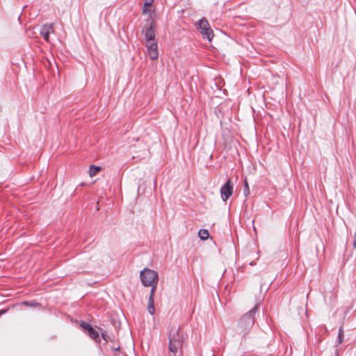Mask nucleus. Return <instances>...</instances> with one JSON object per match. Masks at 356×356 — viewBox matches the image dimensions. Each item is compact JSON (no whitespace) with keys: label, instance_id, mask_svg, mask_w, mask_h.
<instances>
[{"label":"nucleus","instance_id":"1","mask_svg":"<svg viewBox=\"0 0 356 356\" xmlns=\"http://www.w3.org/2000/svg\"><path fill=\"white\" fill-rule=\"evenodd\" d=\"M168 337V350L174 356H176V354L181 350L187 335L179 325H172L169 328Z\"/></svg>","mask_w":356,"mask_h":356},{"label":"nucleus","instance_id":"2","mask_svg":"<svg viewBox=\"0 0 356 356\" xmlns=\"http://www.w3.org/2000/svg\"><path fill=\"white\" fill-rule=\"evenodd\" d=\"M259 303L245 314L238 321L236 327V333L243 337H245L251 331L254 323V315L257 312Z\"/></svg>","mask_w":356,"mask_h":356},{"label":"nucleus","instance_id":"3","mask_svg":"<svg viewBox=\"0 0 356 356\" xmlns=\"http://www.w3.org/2000/svg\"><path fill=\"white\" fill-rule=\"evenodd\" d=\"M140 277L142 284L145 286L153 285L155 283H158L159 275L158 273L153 270L149 268H144L140 273Z\"/></svg>","mask_w":356,"mask_h":356},{"label":"nucleus","instance_id":"4","mask_svg":"<svg viewBox=\"0 0 356 356\" xmlns=\"http://www.w3.org/2000/svg\"><path fill=\"white\" fill-rule=\"evenodd\" d=\"M198 29L200 33L204 39L208 40L211 42L213 37V31L210 28V25L208 21L203 18L198 22Z\"/></svg>","mask_w":356,"mask_h":356},{"label":"nucleus","instance_id":"5","mask_svg":"<svg viewBox=\"0 0 356 356\" xmlns=\"http://www.w3.org/2000/svg\"><path fill=\"white\" fill-rule=\"evenodd\" d=\"M147 22H149V26H145L142 30L145 35V42L155 40V22L151 15Z\"/></svg>","mask_w":356,"mask_h":356},{"label":"nucleus","instance_id":"6","mask_svg":"<svg viewBox=\"0 0 356 356\" xmlns=\"http://www.w3.org/2000/svg\"><path fill=\"white\" fill-rule=\"evenodd\" d=\"M145 46L147 49V52L149 58L152 60H156L159 56L158 45L156 40L147 41L145 42Z\"/></svg>","mask_w":356,"mask_h":356},{"label":"nucleus","instance_id":"7","mask_svg":"<svg viewBox=\"0 0 356 356\" xmlns=\"http://www.w3.org/2000/svg\"><path fill=\"white\" fill-rule=\"evenodd\" d=\"M233 184L230 179H228L227 182L220 188V195L223 201H227L233 193Z\"/></svg>","mask_w":356,"mask_h":356},{"label":"nucleus","instance_id":"8","mask_svg":"<svg viewBox=\"0 0 356 356\" xmlns=\"http://www.w3.org/2000/svg\"><path fill=\"white\" fill-rule=\"evenodd\" d=\"M54 31V24H45L40 29V34L47 42L49 40V34Z\"/></svg>","mask_w":356,"mask_h":356},{"label":"nucleus","instance_id":"9","mask_svg":"<svg viewBox=\"0 0 356 356\" xmlns=\"http://www.w3.org/2000/svg\"><path fill=\"white\" fill-rule=\"evenodd\" d=\"M147 311L151 315H153L155 313L154 298H149L147 304Z\"/></svg>","mask_w":356,"mask_h":356},{"label":"nucleus","instance_id":"10","mask_svg":"<svg viewBox=\"0 0 356 356\" xmlns=\"http://www.w3.org/2000/svg\"><path fill=\"white\" fill-rule=\"evenodd\" d=\"M88 335L94 340L99 339V333L94 328L90 327L88 330Z\"/></svg>","mask_w":356,"mask_h":356},{"label":"nucleus","instance_id":"11","mask_svg":"<svg viewBox=\"0 0 356 356\" xmlns=\"http://www.w3.org/2000/svg\"><path fill=\"white\" fill-rule=\"evenodd\" d=\"M198 236L201 240H207L209 237V233L207 229H200Z\"/></svg>","mask_w":356,"mask_h":356},{"label":"nucleus","instance_id":"12","mask_svg":"<svg viewBox=\"0 0 356 356\" xmlns=\"http://www.w3.org/2000/svg\"><path fill=\"white\" fill-rule=\"evenodd\" d=\"M100 170H101V168L99 166L91 165L89 169L90 177H94L95 175H97V173L99 171H100Z\"/></svg>","mask_w":356,"mask_h":356},{"label":"nucleus","instance_id":"13","mask_svg":"<svg viewBox=\"0 0 356 356\" xmlns=\"http://www.w3.org/2000/svg\"><path fill=\"white\" fill-rule=\"evenodd\" d=\"M343 337H344L343 330V327L341 326L339 329V333H338V343L339 344L342 343V342L343 341Z\"/></svg>","mask_w":356,"mask_h":356},{"label":"nucleus","instance_id":"14","mask_svg":"<svg viewBox=\"0 0 356 356\" xmlns=\"http://www.w3.org/2000/svg\"><path fill=\"white\" fill-rule=\"evenodd\" d=\"M22 305L28 306V307H37L40 306V303L36 302H29V301H24L22 302Z\"/></svg>","mask_w":356,"mask_h":356},{"label":"nucleus","instance_id":"15","mask_svg":"<svg viewBox=\"0 0 356 356\" xmlns=\"http://www.w3.org/2000/svg\"><path fill=\"white\" fill-rule=\"evenodd\" d=\"M151 287L150 294L149 298H154V293L156 289L157 283L154 284L153 285L149 286Z\"/></svg>","mask_w":356,"mask_h":356},{"label":"nucleus","instance_id":"16","mask_svg":"<svg viewBox=\"0 0 356 356\" xmlns=\"http://www.w3.org/2000/svg\"><path fill=\"white\" fill-rule=\"evenodd\" d=\"M249 193H250L249 186H248L247 181L245 180L244 182V194L245 196H248L249 195Z\"/></svg>","mask_w":356,"mask_h":356},{"label":"nucleus","instance_id":"17","mask_svg":"<svg viewBox=\"0 0 356 356\" xmlns=\"http://www.w3.org/2000/svg\"><path fill=\"white\" fill-rule=\"evenodd\" d=\"M150 7L151 6H145L144 5L143 8L142 13L143 14L150 13H151Z\"/></svg>","mask_w":356,"mask_h":356},{"label":"nucleus","instance_id":"18","mask_svg":"<svg viewBox=\"0 0 356 356\" xmlns=\"http://www.w3.org/2000/svg\"><path fill=\"white\" fill-rule=\"evenodd\" d=\"M81 327L85 330H88L90 327H92L90 325H88L87 323L86 322H82L81 323Z\"/></svg>","mask_w":356,"mask_h":356},{"label":"nucleus","instance_id":"19","mask_svg":"<svg viewBox=\"0 0 356 356\" xmlns=\"http://www.w3.org/2000/svg\"><path fill=\"white\" fill-rule=\"evenodd\" d=\"M154 0H144V3L145 6H151Z\"/></svg>","mask_w":356,"mask_h":356},{"label":"nucleus","instance_id":"20","mask_svg":"<svg viewBox=\"0 0 356 356\" xmlns=\"http://www.w3.org/2000/svg\"><path fill=\"white\" fill-rule=\"evenodd\" d=\"M8 312V309H1L0 310V316L4 314H6Z\"/></svg>","mask_w":356,"mask_h":356},{"label":"nucleus","instance_id":"21","mask_svg":"<svg viewBox=\"0 0 356 356\" xmlns=\"http://www.w3.org/2000/svg\"><path fill=\"white\" fill-rule=\"evenodd\" d=\"M8 312V309H1L0 310V316L4 314H6Z\"/></svg>","mask_w":356,"mask_h":356},{"label":"nucleus","instance_id":"22","mask_svg":"<svg viewBox=\"0 0 356 356\" xmlns=\"http://www.w3.org/2000/svg\"><path fill=\"white\" fill-rule=\"evenodd\" d=\"M102 338H103L104 340L107 341V335H106V333H103V332H102Z\"/></svg>","mask_w":356,"mask_h":356},{"label":"nucleus","instance_id":"23","mask_svg":"<svg viewBox=\"0 0 356 356\" xmlns=\"http://www.w3.org/2000/svg\"><path fill=\"white\" fill-rule=\"evenodd\" d=\"M353 247L356 249V232L355 233V240L353 242Z\"/></svg>","mask_w":356,"mask_h":356},{"label":"nucleus","instance_id":"24","mask_svg":"<svg viewBox=\"0 0 356 356\" xmlns=\"http://www.w3.org/2000/svg\"><path fill=\"white\" fill-rule=\"evenodd\" d=\"M250 264L251 266H254V265H255V263H254V262H251Z\"/></svg>","mask_w":356,"mask_h":356},{"label":"nucleus","instance_id":"25","mask_svg":"<svg viewBox=\"0 0 356 356\" xmlns=\"http://www.w3.org/2000/svg\"><path fill=\"white\" fill-rule=\"evenodd\" d=\"M253 229H254V232H256V228L254 226H253Z\"/></svg>","mask_w":356,"mask_h":356}]
</instances>
